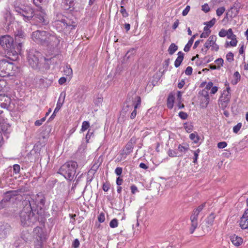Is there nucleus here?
<instances>
[{
  "label": "nucleus",
  "instance_id": "1",
  "mask_svg": "<svg viewBox=\"0 0 248 248\" xmlns=\"http://www.w3.org/2000/svg\"><path fill=\"white\" fill-rule=\"evenodd\" d=\"M18 0L15 2L14 6L15 11L25 21L32 19L34 23L38 26L46 25L49 20L47 15L44 9L38 7L35 11L29 5H21L18 4Z\"/></svg>",
  "mask_w": 248,
  "mask_h": 248
},
{
  "label": "nucleus",
  "instance_id": "2",
  "mask_svg": "<svg viewBox=\"0 0 248 248\" xmlns=\"http://www.w3.org/2000/svg\"><path fill=\"white\" fill-rule=\"evenodd\" d=\"M0 44L6 51V58L0 60V62H9V61L18 60V54L20 53L22 48L21 43H18L17 45H15L13 37L10 35H5L0 37Z\"/></svg>",
  "mask_w": 248,
  "mask_h": 248
},
{
  "label": "nucleus",
  "instance_id": "3",
  "mask_svg": "<svg viewBox=\"0 0 248 248\" xmlns=\"http://www.w3.org/2000/svg\"><path fill=\"white\" fill-rule=\"evenodd\" d=\"M60 42V38L57 36L55 33L53 32L51 36H50L48 43H46L45 45V46L47 47V49L52 55L51 57H53V61H56L54 59L57 56H58L61 51L62 47Z\"/></svg>",
  "mask_w": 248,
  "mask_h": 248
},
{
  "label": "nucleus",
  "instance_id": "4",
  "mask_svg": "<svg viewBox=\"0 0 248 248\" xmlns=\"http://www.w3.org/2000/svg\"><path fill=\"white\" fill-rule=\"evenodd\" d=\"M77 167L78 164L76 162L70 161L61 166L59 170V173L66 179L72 180L75 174Z\"/></svg>",
  "mask_w": 248,
  "mask_h": 248
},
{
  "label": "nucleus",
  "instance_id": "5",
  "mask_svg": "<svg viewBox=\"0 0 248 248\" xmlns=\"http://www.w3.org/2000/svg\"><path fill=\"white\" fill-rule=\"evenodd\" d=\"M21 222L23 226H29L31 223L35 221V217L31 209H25L21 212L20 214Z\"/></svg>",
  "mask_w": 248,
  "mask_h": 248
},
{
  "label": "nucleus",
  "instance_id": "6",
  "mask_svg": "<svg viewBox=\"0 0 248 248\" xmlns=\"http://www.w3.org/2000/svg\"><path fill=\"white\" fill-rule=\"evenodd\" d=\"M205 205V203H203L199 205L197 208L195 209L191 216H190V221L191 226L190 228V233H193L195 230L198 226V217L199 213L202 211Z\"/></svg>",
  "mask_w": 248,
  "mask_h": 248
},
{
  "label": "nucleus",
  "instance_id": "7",
  "mask_svg": "<svg viewBox=\"0 0 248 248\" xmlns=\"http://www.w3.org/2000/svg\"><path fill=\"white\" fill-rule=\"evenodd\" d=\"M29 62H38L42 61H53V57L47 56L43 57L40 52L38 51H30L28 56Z\"/></svg>",
  "mask_w": 248,
  "mask_h": 248
},
{
  "label": "nucleus",
  "instance_id": "8",
  "mask_svg": "<svg viewBox=\"0 0 248 248\" xmlns=\"http://www.w3.org/2000/svg\"><path fill=\"white\" fill-rule=\"evenodd\" d=\"M60 25L62 29H65L71 25L70 20L67 17L60 14L56 16L54 26Z\"/></svg>",
  "mask_w": 248,
  "mask_h": 248
},
{
  "label": "nucleus",
  "instance_id": "9",
  "mask_svg": "<svg viewBox=\"0 0 248 248\" xmlns=\"http://www.w3.org/2000/svg\"><path fill=\"white\" fill-rule=\"evenodd\" d=\"M13 64L14 63H0V76L4 77L15 74V72H10V69L14 68Z\"/></svg>",
  "mask_w": 248,
  "mask_h": 248
},
{
  "label": "nucleus",
  "instance_id": "10",
  "mask_svg": "<svg viewBox=\"0 0 248 248\" xmlns=\"http://www.w3.org/2000/svg\"><path fill=\"white\" fill-rule=\"evenodd\" d=\"M11 231V227L5 223H0V238L5 239L10 233Z\"/></svg>",
  "mask_w": 248,
  "mask_h": 248
},
{
  "label": "nucleus",
  "instance_id": "11",
  "mask_svg": "<svg viewBox=\"0 0 248 248\" xmlns=\"http://www.w3.org/2000/svg\"><path fill=\"white\" fill-rule=\"evenodd\" d=\"M11 99L7 95L0 94V106L1 108H7L11 103ZM2 111L0 110V114Z\"/></svg>",
  "mask_w": 248,
  "mask_h": 248
},
{
  "label": "nucleus",
  "instance_id": "12",
  "mask_svg": "<svg viewBox=\"0 0 248 248\" xmlns=\"http://www.w3.org/2000/svg\"><path fill=\"white\" fill-rule=\"evenodd\" d=\"M33 236L38 242L42 243L45 240V236L43 230L40 227L35 228L33 232Z\"/></svg>",
  "mask_w": 248,
  "mask_h": 248
},
{
  "label": "nucleus",
  "instance_id": "13",
  "mask_svg": "<svg viewBox=\"0 0 248 248\" xmlns=\"http://www.w3.org/2000/svg\"><path fill=\"white\" fill-rule=\"evenodd\" d=\"M0 129L1 132L5 135L10 134L12 130L11 125L5 121L0 122Z\"/></svg>",
  "mask_w": 248,
  "mask_h": 248
},
{
  "label": "nucleus",
  "instance_id": "14",
  "mask_svg": "<svg viewBox=\"0 0 248 248\" xmlns=\"http://www.w3.org/2000/svg\"><path fill=\"white\" fill-rule=\"evenodd\" d=\"M42 31L37 30L33 31L31 35V39L37 44H41L42 37L43 36Z\"/></svg>",
  "mask_w": 248,
  "mask_h": 248
},
{
  "label": "nucleus",
  "instance_id": "15",
  "mask_svg": "<svg viewBox=\"0 0 248 248\" xmlns=\"http://www.w3.org/2000/svg\"><path fill=\"white\" fill-rule=\"evenodd\" d=\"M230 239L232 244L237 247H239L243 243V239L235 234L230 236Z\"/></svg>",
  "mask_w": 248,
  "mask_h": 248
},
{
  "label": "nucleus",
  "instance_id": "16",
  "mask_svg": "<svg viewBox=\"0 0 248 248\" xmlns=\"http://www.w3.org/2000/svg\"><path fill=\"white\" fill-rule=\"evenodd\" d=\"M135 142V140L133 138H132L127 143L124 148V149L123 152L124 154L127 155L130 154L132 152Z\"/></svg>",
  "mask_w": 248,
  "mask_h": 248
},
{
  "label": "nucleus",
  "instance_id": "17",
  "mask_svg": "<svg viewBox=\"0 0 248 248\" xmlns=\"http://www.w3.org/2000/svg\"><path fill=\"white\" fill-rule=\"evenodd\" d=\"M38 197V195L33 196L32 198L31 199L30 201H29V205L25 206L24 208L26 209H31V211L32 212V210H35L37 206V198Z\"/></svg>",
  "mask_w": 248,
  "mask_h": 248
},
{
  "label": "nucleus",
  "instance_id": "18",
  "mask_svg": "<svg viewBox=\"0 0 248 248\" xmlns=\"http://www.w3.org/2000/svg\"><path fill=\"white\" fill-rule=\"evenodd\" d=\"M65 96V93H61L60 96L59 97V98L57 103L56 107L54 109V112H58L60 110L63 103Z\"/></svg>",
  "mask_w": 248,
  "mask_h": 248
},
{
  "label": "nucleus",
  "instance_id": "19",
  "mask_svg": "<svg viewBox=\"0 0 248 248\" xmlns=\"http://www.w3.org/2000/svg\"><path fill=\"white\" fill-rule=\"evenodd\" d=\"M201 95L202 97H205V102H202L201 103V107L202 108H206L209 103V96L208 91L206 90H203L202 91Z\"/></svg>",
  "mask_w": 248,
  "mask_h": 248
},
{
  "label": "nucleus",
  "instance_id": "20",
  "mask_svg": "<svg viewBox=\"0 0 248 248\" xmlns=\"http://www.w3.org/2000/svg\"><path fill=\"white\" fill-rule=\"evenodd\" d=\"M239 225L243 230H248V216H242L239 222Z\"/></svg>",
  "mask_w": 248,
  "mask_h": 248
},
{
  "label": "nucleus",
  "instance_id": "21",
  "mask_svg": "<svg viewBox=\"0 0 248 248\" xmlns=\"http://www.w3.org/2000/svg\"><path fill=\"white\" fill-rule=\"evenodd\" d=\"M217 41V37L215 35L210 36L208 39L206 41L204 44V47L207 50L212 45H214Z\"/></svg>",
  "mask_w": 248,
  "mask_h": 248
},
{
  "label": "nucleus",
  "instance_id": "22",
  "mask_svg": "<svg viewBox=\"0 0 248 248\" xmlns=\"http://www.w3.org/2000/svg\"><path fill=\"white\" fill-rule=\"evenodd\" d=\"M4 18L5 20V24L7 25L9 28V26L13 23L14 21V17L10 12H7L4 16Z\"/></svg>",
  "mask_w": 248,
  "mask_h": 248
},
{
  "label": "nucleus",
  "instance_id": "23",
  "mask_svg": "<svg viewBox=\"0 0 248 248\" xmlns=\"http://www.w3.org/2000/svg\"><path fill=\"white\" fill-rule=\"evenodd\" d=\"M136 53V49L135 48H131L125 55L124 60V61H131Z\"/></svg>",
  "mask_w": 248,
  "mask_h": 248
},
{
  "label": "nucleus",
  "instance_id": "24",
  "mask_svg": "<svg viewBox=\"0 0 248 248\" xmlns=\"http://www.w3.org/2000/svg\"><path fill=\"white\" fill-rule=\"evenodd\" d=\"M175 98V95L173 94L172 93H170L169 94L168 99H167V107L170 108L171 109L172 108L174 105V99Z\"/></svg>",
  "mask_w": 248,
  "mask_h": 248
},
{
  "label": "nucleus",
  "instance_id": "25",
  "mask_svg": "<svg viewBox=\"0 0 248 248\" xmlns=\"http://www.w3.org/2000/svg\"><path fill=\"white\" fill-rule=\"evenodd\" d=\"M241 76L239 73L235 72L232 78L231 83L233 85H236L240 80Z\"/></svg>",
  "mask_w": 248,
  "mask_h": 248
},
{
  "label": "nucleus",
  "instance_id": "26",
  "mask_svg": "<svg viewBox=\"0 0 248 248\" xmlns=\"http://www.w3.org/2000/svg\"><path fill=\"white\" fill-rule=\"evenodd\" d=\"M63 72L65 76L69 77L70 78H71L73 74V71L72 68L69 65H66L63 67Z\"/></svg>",
  "mask_w": 248,
  "mask_h": 248
},
{
  "label": "nucleus",
  "instance_id": "27",
  "mask_svg": "<svg viewBox=\"0 0 248 248\" xmlns=\"http://www.w3.org/2000/svg\"><path fill=\"white\" fill-rule=\"evenodd\" d=\"M189 138L194 143H197L199 142V137L196 132L190 134Z\"/></svg>",
  "mask_w": 248,
  "mask_h": 248
},
{
  "label": "nucleus",
  "instance_id": "28",
  "mask_svg": "<svg viewBox=\"0 0 248 248\" xmlns=\"http://www.w3.org/2000/svg\"><path fill=\"white\" fill-rule=\"evenodd\" d=\"M177 49V46H176L175 44L172 43L170 46L168 51L170 54L172 55Z\"/></svg>",
  "mask_w": 248,
  "mask_h": 248
},
{
  "label": "nucleus",
  "instance_id": "29",
  "mask_svg": "<svg viewBox=\"0 0 248 248\" xmlns=\"http://www.w3.org/2000/svg\"><path fill=\"white\" fill-rule=\"evenodd\" d=\"M88 142L87 141H82L81 145L79 146L78 149V151L81 153L84 152L86 148H87V144Z\"/></svg>",
  "mask_w": 248,
  "mask_h": 248
},
{
  "label": "nucleus",
  "instance_id": "30",
  "mask_svg": "<svg viewBox=\"0 0 248 248\" xmlns=\"http://www.w3.org/2000/svg\"><path fill=\"white\" fill-rule=\"evenodd\" d=\"M231 39V41H226V46H228L229 45H230L232 46H235L237 45V40L236 39V37H234V38H232Z\"/></svg>",
  "mask_w": 248,
  "mask_h": 248
},
{
  "label": "nucleus",
  "instance_id": "31",
  "mask_svg": "<svg viewBox=\"0 0 248 248\" xmlns=\"http://www.w3.org/2000/svg\"><path fill=\"white\" fill-rule=\"evenodd\" d=\"M90 127V123L88 121H83L82 124L81 132H83L87 130L89 127Z\"/></svg>",
  "mask_w": 248,
  "mask_h": 248
},
{
  "label": "nucleus",
  "instance_id": "32",
  "mask_svg": "<svg viewBox=\"0 0 248 248\" xmlns=\"http://www.w3.org/2000/svg\"><path fill=\"white\" fill-rule=\"evenodd\" d=\"M62 3L65 5V6H63L65 10L69 9L70 8L71 6L73 4L72 0H63Z\"/></svg>",
  "mask_w": 248,
  "mask_h": 248
},
{
  "label": "nucleus",
  "instance_id": "33",
  "mask_svg": "<svg viewBox=\"0 0 248 248\" xmlns=\"http://www.w3.org/2000/svg\"><path fill=\"white\" fill-rule=\"evenodd\" d=\"M178 150L181 153H185L188 150V146L187 145H179Z\"/></svg>",
  "mask_w": 248,
  "mask_h": 248
},
{
  "label": "nucleus",
  "instance_id": "34",
  "mask_svg": "<svg viewBox=\"0 0 248 248\" xmlns=\"http://www.w3.org/2000/svg\"><path fill=\"white\" fill-rule=\"evenodd\" d=\"M177 58L174 62H182L184 59V54L181 51H179L177 54Z\"/></svg>",
  "mask_w": 248,
  "mask_h": 248
},
{
  "label": "nucleus",
  "instance_id": "35",
  "mask_svg": "<svg viewBox=\"0 0 248 248\" xmlns=\"http://www.w3.org/2000/svg\"><path fill=\"white\" fill-rule=\"evenodd\" d=\"M184 128L186 132L190 133L193 130V125L191 123H186L184 125Z\"/></svg>",
  "mask_w": 248,
  "mask_h": 248
},
{
  "label": "nucleus",
  "instance_id": "36",
  "mask_svg": "<svg viewBox=\"0 0 248 248\" xmlns=\"http://www.w3.org/2000/svg\"><path fill=\"white\" fill-rule=\"evenodd\" d=\"M24 36V33L21 31H18L15 33V39L16 41H17L18 38H23Z\"/></svg>",
  "mask_w": 248,
  "mask_h": 248
},
{
  "label": "nucleus",
  "instance_id": "37",
  "mask_svg": "<svg viewBox=\"0 0 248 248\" xmlns=\"http://www.w3.org/2000/svg\"><path fill=\"white\" fill-rule=\"evenodd\" d=\"M227 37L228 39H232V38H234V37H236L235 34H233L232 30V29H229L227 30Z\"/></svg>",
  "mask_w": 248,
  "mask_h": 248
},
{
  "label": "nucleus",
  "instance_id": "38",
  "mask_svg": "<svg viewBox=\"0 0 248 248\" xmlns=\"http://www.w3.org/2000/svg\"><path fill=\"white\" fill-rule=\"evenodd\" d=\"M43 36L42 37V39H41V45L44 46L45 43L46 42V37H47V31H42V33Z\"/></svg>",
  "mask_w": 248,
  "mask_h": 248
},
{
  "label": "nucleus",
  "instance_id": "39",
  "mask_svg": "<svg viewBox=\"0 0 248 248\" xmlns=\"http://www.w3.org/2000/svg\"><path fill=\"white\" fill-rule=\"evenodd\" d=\"M109 226L112 228H116L118 226V220L116 218L111 220L109 223Z\"/></svg>",
  "mask_w": 248,
  "mask_h": 248
},
{
  "label": "nucleus",
  "instance_id": "40",
  "mask_svg": "<svg viewBox=\"0 0 248 248\" xmlns=\"http://www.w3.org/2000/svg\"><path fill=\"white\" fill-rule=\"evenodd\" d=\"M225 11V8L224 7H221L217 8L216 10L217 15L218 16H221Z\"/></svg>",
  "mask_w": 248,
  "mask_h": 248
},
{
  "label": "nucleus",
  "instance_id": "41",
  "mask_svg": "<svg viewBox=\"0 0 248 248\" xmlns=\"http://www.w3.org/2000/svg\"><path fill=\"white\" fill-rule=\"evenodd\" d=\"M103 101V97L101 96H98L94 101V103L97 106H100Z\"/></svg>",
  "mask_w": 248,
  "mask_h": 248
},
{
  "label": "nucleus",
  "instance_id": "42",
  "mask_svg": "<svg viewBox=\"0 0 248 248\" xmlns=\"http://www.w3.org/2000/svg\"><path fill=\"white\" fill-rule=\"evenodd\" d=\"M216 22V18H213L210 21L204 22V24L205 25H207L210 28H211L212 27H213L215 25Z\"/></svg>",
  "mask_w": 248,
  "mask_h": 248
},
{
  "label": "nucleus",
  "instance_id": "43",
  "mask_svg": "<svg viewBox=\"0 0 248 248\" xmlns=\"http://www.w3.org/2000/svg\"><path fill=\"white\" fill-rule=\"evenodd\" d=\"M120 12L124 17H127L129 15L123 6H121Z\"/></svg>",
  "mask_w": 248,
  "mask_h": 248
},
{
  "label": "nucleus",
  "instance_id": "44",
  "mask_svg": "<svg viewBox=\"0 0 248 248\" xmlns=\"http://www.w3.org/2000/svg\"><path fill=\"white\" fill-rule=\"evenodd\" d=\"M242 127V124L238 123L236 125L233 127V132L235 133H237Z\"/></svg>",
  "mask_w": 248,
  "mask_h": 248
},
{
  "label": "nucleus",
  "instance_id": "45",
  "mask_svg": "<svg viewBox=\"0 0 248 248\" xmlns=\"http://www.w3.org/2000/svg\"><path fill=\"white\" fill-rule=\"evenodd\" d=\"M215 218V216L213 214H211L207 218V223L209 225H212Z\"/></svg>",
  "mask_w": 248,
  "mask_h": 248
},
{
  "label": "nucleus",
  "instance_id": "46",
  "mask_svg": "<svg viewBox=\"0 0 248 248\" xmlns=\"http://www.w3.org/2000/svg\"><path fill=\"white\" fill-rule=\"evenodd\" d=\"M168 155L169 156L173 157L178 156V154L174 151L169 149L168 151Z\"/></svg>",
  "mask_w": 248,
  "mask_h": 248
},
{
  "label": "nucleus",
  "instance_id": "47",
  "mask_svg": "<svg viewBox=\"0 0 248 248\" xmlns=\"http://www.w3.org/2000/svg\"><path fill=\"white\" fill-rule=\"evenodd\" d=\"M46 120V117L42 118L40 120H37L35 122L34 124L36 126H40Z\"/></svg>",
  "mask_w": 248,
  "mask_h": 248
},
{
  "label": "nucleus",
  "instance_id": "48",
  "mask_svg": "<svg viewBox=\"0 0 248 248\" xmlns=\"http://www.w3.org/2000/svg\"><path fill=\"white\" fill-rule=\"evenodd\" d=\"M226 57L227 60L229 62L233 60V54L232 52H229L227 54Z\"/></svg>",
  "mask_w": 248,
  "mask_h": 248
},
{
  "label": "nucleus",
  "instance_id": "49",
  "mask_svg": "<svg viewBox=\"0 0 248 248\" xmlns=\"http://www.w3.org/2000/svg\"><path fill=\"white\" fill-rule=\"evenodd\" d=\"M105 217L103 213H101L98 217V220L100 223H102L105 221Z\"/></svg>",
  "mask_w": 248,
  "mask_h": 248
},
{
  "label": "nucleus",
  "instance_id": "50",
  "mask_svg": "<svg viewBox=\"0 0 248 248\" xmlns=\"http://www.w3.org/2000/svg\"><path fill=\"white\" fill-rule=\"evenodd\" d=\"M227 31L222 29H221L218 33V35L221 37H224L227 35Z\"/></svg>",
  "mask_w": 248,
  "mask_h": 248
},
{
  "label": "nucleus",
  "instance_id": "51",
  "mask_svg": "<svg viewBox=\"0 0 248 248\" xmlns=\"http://www.w3.org/2000/svg\"><path fill=\"white\" fill-rule=\"evenodd\" d=\"M202 10L205 13H207L210 11V8L208 4L205 3L202 6Z\"/></svg>",
  "mask_w": 248,
  "mask_h": 248
},
{
  "label": "nucleus",
  "instance_id": "52",
  "mask_svg": "<svg viewBox=\"0 0 248 248\" xmlns=\"http://www.w3.org/2000/svg\"><path fill=\"white\" fill-rule=\"evenodd\" d=\"M179 116L183 120H186L187 118V114L185 112L180 111L179 113Z\"/></svg>",
  "mask_w": 248,
  "mask_h": 248
},
{
  "label": "nucleus",
  "instance_id": "53",
  "mask_svg": "<svg viewBox=\"0 0 248 248\" xmlns=\"http://www.w3.org/2000/svg\"><path fill=\"white\" fill-rule=\"evenodd\" d=\"M227 144L225 141L220 142L217 143V147L219 149H223L225 148Z\"/></svg>",
  "mask_w": 248,
  "mask_h": 248
},
{
  "label": "nucleus",
  "instance_id": "54",
  "mask_svg": "<svg viewBox=\"0 0 248 248\" xmlns=\"http://www.w3.org/2000/svg\"><path fill=\"white\" fill-rule=\"evenodd\" d=\"M199 152V149H198L197 151H194L193 162L195 163L197 162Z\"/></svg>",
  "mask_w": 248,
  "mask_h": 248
},
{
  "label": "nucleus",
  "instance_id": "55",
  "mask_svg": "<svg viewBox=\"0 0 248 248\" xmlns=\"http://www.w3.org/2000/svg\"><path fill=\"white\" fill-rule=\"evenodd\" d=\"M6 82L3 80H0V92L6 87Z\"/></svg>",
  "mask_w": 248,
  "mask_h": 248
},
{
  "label": "nucleus",
  "instance_id": "56",
  "mask_svg": "<svg viewBox=\"0 0 248 248\" xmlns=\"http://www.w3.org/2000/svg\"><path fill=\"white\" fill-rule=\"evenodd\" d=\"M93 135V132L91 131V130H89L87 134L86 135L85 139L86 140V141L88 142L89 140L91 138V136Z\"/></svg>",
  "mask_w": 248,
  "mask_h": 248
},
{
  "label": "nucleus",
  "instance_id": "57",
  "mask_svg": "<svg viewBox=\"0 0 248 248\" xmlns=\"http://www.w3.org/2000/svg\"><path fill=\"white\" fill-rule=\"evenodd\" d=\"M13 170L16 173H19L20 170V166L18 164L14 165L13 166Z\"/></svg>",
  "mask_w": 248,
  "mask_h": 248
},
{
  "label": "nucleus",
  "instance_id": "58",
  "mask_svg": "<svg viewBox=\"0 0 248 248\" xmlns=\"http://www.w3.org/2000/svg\"><path fill=\"white\" fill-rule=\"evenodd\" d=\"M79 246V241L78 239L74 240L73 244L72 247L74 248H78Z\"/></svg>",
  "mask_w": 248,
  "mask_h": 248
},
{
  "label": "nucleus",
  "instance_id": "59",
  "mask_svg": "<svg viewBox=\"0 0 248 248\" xmlns=\"http://www.w3.org/2000/svg\"><path fill=\"white\" fill-rule=\"evenodd\" d=\"M192 70L193 69L191 67L188 66L185 70V74L188 76L191 75L192 73Z\"/></svg>",
  "mask_w": 248,
  "mask_h": 248
},
{
  "label": "nucleus",
  "instance_id": "60",
  "mask_svg": "<svg viewBox=\"0 0 248 248\" xmlns=\"http://www.w3.org/2000/svg\"><path fill=\"white\" fill-rule=\"evenodd\" d=\"M190 7L189 5L186 6L185 9L183 11L182 15L183 16H186L187 15L190 10Z\"/></svg>",
  "mask_w": 248,
  "mask_h": 248
},
{
  "label": "nucleus",
  "instance_id": "61",
  "mask_svg": "<svg viewBox=\"0 0 248 248\" xmlns=\"http://www.w3.org/2000/svg\"><path fill=\"white\" fill-rule=\"evenodd\" d=\"M136 99L137 103L135 104L134 108H135V109H137V108L140 105L141 99H140V96H137Z\"/></svg>",
  "mask_w": 248,
  "mask_h": 248
},
{
  "label": "nucleus",
  "instance_id": "62",
  "mask_svg": "<svg viewBox=\"0 0 248 248\" xmlns=\"http://www.w3.org/2000/svg\"><path fill=\"white\" fill-rule=\"evenodd\" d=\"M122 171H123V170H122V168L117 167L116 168V169L115 170V172L117 175L119 176L122 174Z\"/></svg>",
  "mask_w": 248,
  "mask_h": 248
},
{
  "label": "nucleus",
  "instance_id": "63",
  "mask_svg": "<svg viewBox=\"0 0 248 248\" xmlns=\"http://www.w3.org/2000/svg\"><path fill=\"white\" fill-rule=\"evenodd\" d=\"M8 200L6 199H3L0 202V209L4 208V207L6 205V203Z\"/></svg>",
  "mask_w": 248,
  "mask_h": 248
},
{
  "label": "nucleus",
  "instance_id": "64",
  "mask_svg": "<svg viewBox=\"0 0 248 248\" xmlns=\"http://www.w3.org/2000/svg\"><path fill=\"white\" fill-rule=\"evenodd\" d=\"M185 84V80L184 79H181L179 81V82L178 83V87L179 89H182L184 86Z\"/></svg>",
  "mask_w": 248,
  "mask_h": 248
}]
</instances>
